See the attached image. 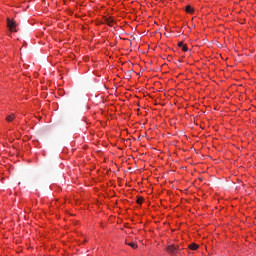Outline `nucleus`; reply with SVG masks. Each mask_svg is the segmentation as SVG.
I'll list each match as a JSON object with an SVG mask.
<instances>
[{"instance_id": "nucleus-1", "label": "nucleus", "mask_w": 256, "mask_h": 256, "mask_svg": "<svg viewBox=\"0 0 256 256\" xmlns=\"http://www.w3.org/2000/svg\"><path fill=\"white\" fill-rule=\"evenodd\" d=\"M7 27L11 31V33H17V23L11 19H7Z\"/></svg>"}, {"instance_id": "nucleus-7", "label": "nucleus", "mask_w": 256, "mask_h": 256, "mask_svg": "<svg viewBox=\"0 0 256 256\" xmlns=\"http://www.w3.org/2000/svg\"><path fill=\"white\" fill-rule=\"evenodd\" d=\"M127 245H129V247H132V249H137V244L135 242H130V243H126Z\"/></svg>"}, {"instance_id": "nucleus-9", "label": "nucleus", "mask_w": 256, "mask_h": 256, "mask_svg": "<svg viewBox=\"0 0 256 256\" xmlns=\"http://www.w3.org/2000/svg\"><path fill=\"white\" fill-rule=\"evenodd\" d=\"M182 51L184 52L189 51V48L187 47V45L184 44V46H182Z\"/></svg>"}, {"instance_id": "nucleus-10", "label": "nucleus", "mask_w": 256, "mask_h": 256, "mask_svg": "<svg viewBox=\"0 0 256 256\" xmlns=\"http://www.w3.org/2000/svg\"><path fill=\"white\" fill-rule=\"evenodd\" d=\"M185 44H183V42H179L178 43V46H180V47H183Z\"/></svg>"}, {"instance_id": "nucleus-5", "label": "nucleus", "mask_w": 256, "mask_h": 256, "mask_svg": "<svg viewBox=\"0 0 256 256\" xmlns=\"http://www.w3.org/2000/svg\"><path fill=\"white\" fill-rule=\"evenodd\" d=\"M14 119H15V114H10L6 117V121H8V123H11Z\"/></svg>"}, {"instance_id": "nucleus-3", "label": "nucleus", "mask_w": 256, "mask_h": 256, "mask_svg": "<svg viewBox=\"0 0 256 256\" xmlns=\"http://www.w3.org/2000/svg\"><path fill=\"white\" fill-rule=\"evenodd\" d=\"M104 23H106V25H109V27H113L115 20H113V18L111 17H104Z\"/></svg>"}, {"instance_id": "nucleus-2", "label": "nucleus", "mask_w": 256, "mask_h": 256, "mask_svg": "<svg viewBox=\"0 0 256 256\" xmlns=\"http://www.w3.org/2000/svg\"><path fill=\"white\" fill-rule=\"evenodd\" d=\"M167 252L170 255H177V253H179V246H175V245H169L167 247Z\"/></svg>"}, {"instance_id": "nucleus-8", "label": "nucleus", "mask_w": 256, "mask_h": 256, "mask_svg": "<svg viewBox=\"0 0 256 256\" xmlns=\"http://www.w3.org/2000/svg\"><path fill=\"white\" fill-rule=\"evenodd\" d=\"M136 203H138V205H141L143 203V198L138 197Z\"/></svg>"}, {"instance_id": "nucleus-6", "label": "nucleus", "mask_w": 256, "mask_h": 256, "mask_svg": "<svg viewBox=\"0 0 256 256\" xmlns=\"http://www.w3.org/2000/svg\"><path fill=\"white\" fill-rule=\"evenodd\" d=\"M186 13H193V7H191V5H188L186 6V9H185Z\"/></svg>"}, {"instance_id": "nucleus-4", "label": "nucleus", "mask_w": 256, "mask_h": 256, "mask_svg": "<svg viewBox=\"0 0 256 256\" xmlns=\"http://www.w3.org/2000/svg\"><path fill=\"white\" fill-rule=\"evenodd\" d=\"M188 247L189 249H191V251H197L199 249V245H197L196 243H192Z\"/></svg>"}]
</instances>
